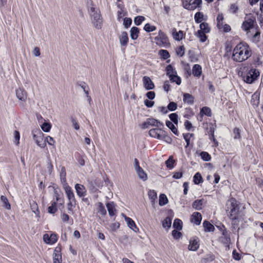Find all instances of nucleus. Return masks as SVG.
<instances>
[{"label":"nucleus","instance_id":"nucleus-1","mask_svg":"<svg viewBox=\"0 0 263 263\" xmlns=\"http://www.w3.org/2000/svg\"><path fill=\"white\" fill-rule=\"evenodd\" d=\"M226 208L228 216L231 220L233 229L238 231L239 229L240 222L243 220V214L240 210L237 200L233 198L228 200L226 204Z\"/></svg>","mask_w":263,"mask_h":263},{"label":"nucleus","instance_id":"nucleus-2","mask_svg":"<svg viewBox=\"0 0 263 263\" xmlns=\"http://www.w3.org/2000/svg\"><path fill=\"white\" fill-rule=\"evenodd\" d=\"M251 55V49L248 45L240 43L234 48L232 58L236 62H241L247 60Z\"/></svg>","mask_w":263,"mask_h":263},{"label":"nucleus","instance_id":"nucleus-3","mask_svg":"<svg viewBox=\"0 0 263 263\" xmlns=\"http://www.w3.org/2000/svg\"><path fill=\"white\" fill-rule=\"evenodd\" d=\"M259 71L255 68H251L244 72L242 77L244 82L248 84L253 83L259 76Z\"/></svg>","mask_w":263,"mask_h":263},{"label":"nucleus","instance_id":"nucleus-4","mask_svg":"<svg viewBox=\"0 0 263 263\" xmlns=\"http://www.w3.org/2000/svg\"><path fill=\"white\" fill-rule=\"evenodd\" d=\"M156 44L161 47H167L170 43L166 35L161 30H159L158 34L154 39Z\"/></svg>","mask_w":263,"mask_h":263},{"label":"nucleus","instance_id":"nucleus-5","mask_svg":"<svg viewBox=\"0 0 263 263\" xmlns=\"http://www.w3.org/2000/svg\"><path fill=\"white\" fill-rule=\"evenodd\" d=\"M32 135L33 140L39 146L43 148L46 146V143L44 140V134L40 129L33 130Z\"/></svg>","mask_w":263,"mask_h":263},{"label":"nucleus","instance_id":"nucleus-6","mask_svg":"<svg viewBox=\"0 0 263 263\" xmlns=\"http://www.w3.org/2000/svg\"><path fill=\"white\" fill-rule=\"evenodd\" d=\"M183 6L187 10H194L200 6L202 0H183Z\"/></svg>","mask_w":263,"mask_h":263},{"label":"nucleus","instance_id":"nucleus-7","mask_svg":"<svg viewBox=\"0 0 263 263\" xmlns=\"http://www.w3.org/2000/svg\"><path fill=\"white\" fill-rule=\"evenodd\" d=\"M150 126L162 128L164 125L163 123L154 118H148L145 122L142 123V128L146 129L149 128Z\"/></svg>","mask_w":263,"mask_h":263},{"label":"nucleus","instance_id":"nucleus-8","mask_svg":"<svg viewBox=\"0 0 263 263\" xmlns=\"http://www.w3.org/2000/svg\"><path fill=\"white\" fill-rule=\"evenodd\" d=\"M15 95L17 99L22 103H25L27 99L28 94L24 88L18 87L15 90Z\"/></svg>","mask_w":263,"mask_h":263},{"label":"nucleus","instance_id":"nucleus-9","mask_svg":"<svg viewBox=\"0 0 263 263\" xmlns=\"http://www.w3.org/2000/svg\"><path fill=\"white\" fill-rule=\"evenodd\" d=\"M92 23L96 28L99 29L102 27V18L100 12L91 14Z\"/></svg>","mask_w":263,"mask_h":263},{"label":"nucleus","instance_id":"nucleus-10","mask_svg":"<svg viewBox=\"0 0 263 263\" xmlns=\"http://www.w3.org/2000/svg\"><path fill=\"white\" fill-rule=\"evenodd\" d=\"M219 228L222 233V236L220 238V241L223 244H229L231 241V238L228 232L223 225H222Z\"/></svg>","mask_w":263,"mask_h":263},{"label":"nucleus","instance_id":"nucleus-11","mask_svg":"<svg viewBox=\"0 0 263 263\" xmlns=\"http://www.w3.org/2000/svg\"><path fill=\"white\" fill-rule=\"evenodd\" d=\"M43 241L45 243L48 245H53L58 240V236L56 234L51 233L50 234H45L43 235Z\"/></svg>","mask_w":263,"mask_h":263},{"label":"nucleus","instance_id":"nucleus-12","mask_svg":"<svg viewBox=\"0 0 263 263\" xmlns=\"http://www.w3.org/2000/svg\"><path fill=\"white\" fill-rule=\"evenodd\" d=\"M255 22V19L254 17H246L241 27L244 30L248 31L253 28Z\"/></svg>","mask_w":263,"mask_h":263},{"label":"nucleus","instance_id":"nucleus-13","mask_svg":"<svg viewBox=\"0 0 263 263\" xmlns=\"http://www.w3.org/2000/svg\"><path fill=\"white\" fill-rule=\"evenodd\" d=\"M161 128L157 127L150 129L148 133L149 135L152 137L160 140L164 131Z\"/></svg>","mask_w":263,"mask_h":263},{"label":"nucleus","instance_id":"nucleus-14","mask_svg":"<svg viewBox=\"0 0 263 263\" xmlns=\"http://www.w3.org/2000/svg\"><path fill=\"white\" fill-rule=\"evenodd\" d=\"M63 187L65 190L69 201H76L73 192L68 184L67 183H65Z\"/></svg>","mask_w":263,"mask_h":263},{"label":"nucleus","instance_id":"nucleus-15","mask_svg":"<svg viewBox=\"0 0 263 263\" xmlns=\"http://www.w3.org/2000/svg\"><path fill=\"white\" fill-rule=\"evenodd\" d=\"M143 86L146 90H151L154 88L155 85L151 78L147 76H144L142 79Z\"/></svg>","mask_w":263,"mask_h":263},{"label":"nucleus","instance_id":"nucleus-16","mask_svg":"<svg viewBox=\"0 0 263 263\" xmlns=\"http://www.w3.org/2000/svg\"><path fill=\"white\" fill-rule=\"evenodd\" d=\"M199 247V239L198 238H192L190 239L188 249L190 251H195Z\"/></svg>","mask_w":263,"mask_h":263},{"label":"nucleus","instance_id":"nucleus-17","mask_svg":"<svg viewBox=\"0 0 263 263\" xmlns=\"http://www.w3.org/2000/svg\"><path fill=\"white\" fill-rule=\"evenodd\" d=\"M119 39L121 46L125 48L127 45L129 40L127 33L125 31L122 32L119 36Z\"/></svg>","mask_w":263,"mask_h":263},{"label":"nucleus","instance_id":"nucleus-18","mask_svg":"<svg viewBox=\"0 0 263 263\" xmlns=\"http://www.w3.org/2000/svg\"><path fill=\"white\" fill-rule=\"evenodd\" d=\"M75 189L78 196L80 197L86 195V190L84 185L77 183L75 185Z\"/></svg>","mask_w":263,"mask_h":263},{"label":"nucleus","instance_id":"nucleus-19","mask_svg":"<svg viewBox=\"0 0 263 263\" xmlns=\"http://www.w3.org/2000/svg\"><path fill=\"white\" fill-rule=\"evenodd\" d=\"M53 263H61L62 256L60 253V248H55L53 254Z\"/></svg>","mask_w":263,"mask_h":263},{"label":"nucleus","instance_id":"nucleus-20","mask_svg":"<svg viewBox=\"0 0 263 263\" xmlns=\"http://www.w3.org/2000/svg\"><path fill=\"white\" fill-rule=\"evenodd\" d=\"M172 36L174 40L179 41L184 37V34L183 31L179 30L177 31L176 29L173 28L172 30Z\"/></svg>","mask_w":263,"mask_h":263},{"label":"nucleus","instance_id":"nucleus-21","mask_svg":"<svg viewBox=\"0 0 263 263\" xmlns=\"http://www.w3.org/2000/svg\"><path fill=\"white\" fill-rule=\"evenodd\" d=\"M202 220V216L200 213L198 212H194L191 219V221L192 223L196 225H199Z\"/></svg>","mask_w":263,"mask_h":263},{"label":"nucleus","instance_id":"nucleus-22","mask_svg":"<svg viewBox=\"0 0 263 263\" xmlns=\"http://www.w3.org/2000/svg\"><path fill=\"white\" fill-rule=\"evenodd\" d=\"M123 216L128 227L134 232H136L138 230V228L137 227L134 221L132 218L127 217L125 215H123Z\"/></svg>","mask_w":263,"mask_h":263},{"label":"nucleus","instance_id":"nucleus-23","mask_svg":"<svg viewBox=\"0 0 263 263\" xmlns=\"http://www.w3.org/2000/svg\"><path fill=\"white\" fill-rule=\"evenodd\" d=\"M106 207L109 216H113L116 215V205L113 202H109L106 204Z\"/></svg>","mask_w":263,"mask_h":263},{"label":"nucleus","instance_id":"nucleus-24","mask_svg":"<svg viewBox=\"0 0 263 263\" xmlns=\"http://www.w3.org/2000/svg\"><path fill=\"white\" fill-rule=\"evenodd\" d=\"M183 101L184 103H186L189 105H192L194 102V97L188 93H185L183 96Z\"/></svg>","mask_w":263,"mask_h":263},{"label":"nucleus","instance_id":"nucleus-25","mask_svg":"<svg viewBox=\"0 0 263 263\" xmlns=\"http://www.w3.org/2000/svg\"><path fill=\"white\" fill-rule=\"evenodd\" d=\"M192 73L195 77H200L202 73L201 66L199 64H195L192 68Z\"/></svg>","mask_w":263,"mask_h":263},{"label":"nucleus","instance_id":"nucleus-26","mask_svg":"<svg viewBox=\"0 0 263 263\" xmlns=\"http://www.w3.org/2000/svg\"><path fill=\"white\" fill-rule=\"evenodd\" d=\"M136 172L140 179L143 181H145L147 179V175L142 167L136 170Z\"/></svg>","mask_w":263,"mask_h":263},{"label":"nucleus","instance_id":"nucleus-27","mask_svg":"<svg viewBox=\"0 0 263 263\" xmlns=\"http://www.w3.org/2000/svg\"><path fill=\"white\" fill-rule=\"evenodd\" d=\"M203 227L205 232H213L215 230V228L213 224L210 223L208 221H204L203 222Z\"/></svg>","mask_w":263,"mask_h":263},{"label":"nucleus","instance_id":"nucleus-28","mask_svg":"<svg viewBox=\"0 0 263 263\" xmlns=\"http://www.w3.org/2000/svg\"><path fill=\"white\" fill-rule=\"evenodd\" d=\"M139 30L136 27H133L130 30V36L132 39L136 40L138 37Z\"/></svg>","mask_w":263,"mask_h":263},{"label":"nucleus","instance_id":"nucleus-29","mask_svg":"<svg viewBox=\"0 0 263 263\" xmlns=\"http://www.w3.org/2000/svg\"><path fill=\"white\" fill-rule=\"evenodd\" d=\"M200 114L201 117L203 115H206L208 117H211L212 112L211 109L208 107H203L200 109Z\"/></svg>","mask_w":263,"mask_h":263},{"label":"nucleus","instance_id":"nucleus-30","mask_svg":"<svg viewBox=\"0 0 263 263\" xmlns=\"http://www.w3.org/2000/svg\"><path fill=\"white\" fill-rule=\"evenodd\" d=\"M166 75L168 76L169 78L172 77L173 75L176 74L177 72L176 70L171 65H168L166 68Z\"/></svg>","mask_w":263,"mask_h":263},{"label":"nucleus","instance_id":"nucleus-31","mask_svg":"<svg viewBox=\"0 0 263 263\" xmlns=\"http://www.w3.org/2000/svg\"><path fill=\"white\" fill-rule=\"evenodd\" d=\"M168 202V199L166 196L165 194H161L159 196V204L160 206H163L166 204Z\"/></svg>","mask_w":263,"mask_h":263},{"label":"nucleus","instance_id":"nucleus-32","mask_svg":"<svg viewBox=\"0 0 263 263\" xmlns=\"http://www.w3.org/2000/svg\"><path fill=\"white\" fill-rule=\"evenodd\" d=\"M166 125L172 130L176 135H178V132L175 125L171 121H167Z\"/></svg>","mask_w":263,"mask_h":263},{"label":"nucleus","instance_id":"nucleus-33","mask_svg":"<svg viewBox=\"0 0 263 263\" xmlns=\"http://www.w3.org/2000/svg\"><path fill=\"white\" fill-rule=\"evenodd\" d=\"M205 33H206L201 31V30H198L196 33V35L199 39L200 42H204L207 39Z\"/></svg>","mask_w":263,"mask_h":263},{"label":"nucleus","instance_id":"nucleus-34","mask_svg":"<svg viewBox=\"0 0 263 263\" xmlns=\"http://www.w3.org/2000/svg\"><path fill=\"white\" fill-rule=\"evenodd\" d=\"M172 224V218L167 217L162 221V226L164 228L169 229Z\"/></svg>","mask_w":263,"mask_h":263},{"label":"nucleus","instance_id":"nucleus-35","mask_svg":"<svg viewBox=\"0 0 263 263\" xmlns=\"http://www.w3.org/2000/svg\"><path fill=\"white\" fill-rule=\"evenodd\" d=\"M193 181L196 184H199L203 182L202 177L199 173L195 174L193 177Z\"/></svg>","mask_w":263,"mask_h":263},{"label":"nucleus","instance_id":"nucleus-36","mask_svg":"<svg viewBox=\"0 0 263 263\" xmlns=\"http://www.w3.org/2000/svg\"><path fill=\"white\" fill-rule=\"evenodd\" d=\"M200 29L199 30H201V31L204 33H208L210 31V28L208 24L205 22L201 23L200 24Z\"/></svg>","mask_w":263,"mask_h":263},{"label":"nucleus","instance_id":"nucleus-37","mask_svg":"<svg viewBox=\"0 0 263 263\" xmlns=\"http://www.w3.org/2000/svg\"><path fill=\"white\" fill-rule=\"evenodd\" d=\"M66 170H65V167H62L61 172H60V178H61V180L62 183L63 184V186L64 185V184L65 183H67L66 182Z\"/></svg>","mask_w":263,"mask_h":263},{"label":"nucleus","instance_id":"nucleus-38","mask_svg":"<svg viewBox=\"0 0 263 263\" xmlns=\"http://www.w3.org/2000/svg\"><path fill=\"white\" fill-rule=\"evenodd\" d=\"M203 14L202 12H198L194 16L195 21L196 23H200L203 20Z\"/></svg>","mask_w":263,"mask_h":263},{"label":"nucleus","instance_id":"nucleus-39","mask_svg":"<svg viewBox=\"0 0 263 263\" xmlns=\"http://www.w3.org/2000/svg\"><path fill=\"white\" fill-rule=\"evenodd\" d=\"M173 227L177 230H181L182 228V222L179 219H175L173 223Z\"/></svg>","mask_w":263,"mask_h":263},{"label":"nucleus","instance_id":"nucleus-40","mask_svg":"<svg viewBox=\"0 0 263 263\" xmlns=\"http://www.w3.org/2000/svg\"><path fill=\"white\" fill-rule=\"evenodd\" d=\"M202 200H196L193 202L192 206L193 208L197 210H200L202 209Z\"/></svg>","mask_w":263,"mask_h":263},{"label":"nucleus","instance_id":"nucleus-41","mask_svg":"<svg viewBox=\"0 0 263 263\" xmlns=\"http://www.w3.org/2000/svg\"><path fill=\"white\" fill-rule=\"evenodd\" d=\"M98 212L102 215L106 214V209L102 202H98Z\"/></svg>","mask_w":263,"mask_h":263},{"label":"nucleus","instance_id":"nucleus-42","mask_svg":"<svg viewBox=\"0 0 263 263\" xmlns=\"http://www.w3.org/2000/svg\"><path fill=\"white\" fill-rule=\"evenodd\" d=\"M1 199L4 203V206L8 210L11 209V205L8 201L7 198L5 196H1Z\"/></svg>","mask_w":263,"mask_h":263},{"label":"nucleus","instance_id":"nucleus-43","mask_svg":"<svg viewBox=\"0 0 263 263\" xmlns=\"http://www.w3.org/2000/svg\"><path fill=\"white\" fill-rule=\"evenodd\" d=\"M57 211V202L54 201L51 203V205L48 208V212L50 214H54Z\"/></svg>","mask_w":263,"mask_h":263},{"label":"nucleus","instance_id":"nucleus-44","mask_svg":"<svg viewBox=\"0 0 263 263\" xmlns=\"http://www.w3.org/2000/svg\"><path fill=\"white\" fill-rule=\"evenodd\" d=\"M148 195L152 202H155L157 198L156 192L154 190H150L148 193Z\"/></svg>","mask_w":263,"mask_h":263},{"label":"nucleus","instance_id":"nucleus-45","mask_svg":"<svg viewBox=\"0 0 263 263\" xmlns=\"http://www.w3.org/2000/svg\"><path fill=\"white\" fill-rule=\"evenodd\" d=\"M159 54L164 60H166L170 57L168 52L166 50H160L159 51Z\"/></svg>","mask_w":263,"mask_h":263},{"label":"nucleus","instance_id":"nucleus-46","mask_svg":"<svg viewBox=\"0 0 263 263\" xmlns=\"http://www.w3.org/2000/svg\"><path fill=\"white\" fill-rule=\"evenodd\" d=\"M219 29L222 30L225 32H229L231 31V27L228 24H221V26L217 27Z\"/></svg>","mask_w":263,"mask_h":263},{"label":"nucleus","instance_id":"nucleus-47","mask_svg":"<svg viewBox=\"0 0 263 263\" xmlns=\"http://www.w3.org/2000/svg\"><path fill=\"white\" fill-rule=\"evenodd\" d=\"M156 29V27L155 26L151 25L150 24L147 23L144 27V30L148 32H152Z\"/></svg>","mask_w":263,"mask_h":263},{"label":"nucleus","instance_id":"nucleus-48","mask_svg":"<svg viewBox=\"0 0 263 263\" xmlns=\"http://www.w3.org/2000/svg\"><path fill=\"white\" fill-rule=\"evenodd\" d=\"M51 128V125L49 123L44 122L41 125L42 129L45 132H49Z\"/></svg>","mask_w":263,"mask_h":263},{"label":"nucleus","instance_id":"nucleus-49","mask_svg":"<svg viewBox=\"0 0 263 263\" xmlns=\"http://www.w3.org/2000/svg\"><path fill=\"white\" fill-rule=\"evenodd\" d=\"M170 80L173 82H175L177 85H180L181 83V78L178 77L177 74L173 75L170 78Z\"/></svg>","mask_w":263,"mask_h":263},{"label":"nucleus","instance_id":"nucleus-50","mask_svg":"<svg viewBox=\"0 0 263 263\" xmlns=\"http://www.w3.org/2000/svg\"><path fill=\"white\" fill-rule=\"evenodd\" d=\"M200 156H201V158L204 161H209L211 159V157L210 155V154L206 152H202L200 153Z\"/></svg>","mask_w":263,"mask_h":263},{"label":"nucleus","instance_id":"nucleus-51","mask_svg":"<svg viewBox=\"0 0 263 263\" xmlns=\"http://www.w3.org/2000/svg\"><path fill=\"white\" fill-rule=\"evenodd\" d=\"M193 134L187 133L183 134V138L186 143V147H188L190 145V140L191 137H193Z\"/></svg>","mask_w":263,"mask_h":263},{"label":"nucleus","instance_id":"nucleus-52","mask_svg":"<svg viewBox=\"0 0 263 263\" xmlns=\"http://www.w3.org/2000/svg\"><path fill=\"white\" fill-rule=\"evenodd\" d=\"M14 143L16 145H18L20 143V134L18 131L15 130L14 132Z\"/></svg>","mask_w":263,"mask_h":263},{"label":"nucleus","instance_id":"nucleus-53","mask_svg":"<svg viewBox=\"0 0 263 263\" xmlns=\"http://www.w3.org/2000/svg\"><path fill=\"white\" fill-rule=\"evenodd\" d=\"M145 20L143 16H137L134 19V23L136 25H140Z\"/></svg>","mask_w":263,"mask_h":263},{"label":"nucleus","instance_id":"nucleus-54","mask_svg":"<svg viewBox=\"0 0 263 263\" xmlns=\"http://www.w3.org/2000/svg\"><path fill=\"white\" fill-rule=\"evenodd\" d=\"M174 163V160L172 156H170L169 158L166 161L165 164L166 166L170 168H173V164Z\"/></svg>","mask_w":263,"mask_h":263},{"label":"nucleus","instance_id":"nucleus-55","mask_svg":"<svg viewBox=\"0 0 263 263\" xmlns=\"http://www.w3.org/2000/svg\"><path fill=\"white\" fill-rule=\"evenodd\" d=\"M162 135V137L160 140H163L168 143H171L172 142V140L171 138L166 134L165 131H163V133Z\"/></svg>","mask_w":263,"mask_h":263},{"label":"nucleus","instance_id":"nucleus-56","mask_svg":"<svg viewBox=\"0 0 263 263\" xmlns=\"http://www.w3.org/2000/svg\"><path fill=\"white\" fill-rule=\"evenodd\" d=\"M44 141L47 142L49 145H51L53 147L55 146V141L53 138L50 136H47Z\"/></svg>","mask_w":263,"mask_h":263},{"label":"nucleus","instance_id":"nucleus-57","mask_svg":"<svg viewBox=\"0 0 263 263\" xmlns=\"http://www.w3.org/2000/svg\"><path fill=\"white\" fill-rule=\"evenodd\" d=\"M176 52L178 56L182 57L184 54V48L183 46L177 48Z\"/></svg>","mask_w":263,"mask_h":263},{"label":"nucleus","instance_id":"nucleus-58","mask_svg":"<svg viewBox=\"0 0 263 263\" xmlns=\"http://www.w3.org/2000/svg\"><path fill=\"white\" fill-rule=\"evenodd\" d=\"M177 108V103L174 102H171L167 105V109L170 111H174Z\"/></svg>","mask_w":263,"mask_h":263},{"label":"nucleus","instance_id":"nucleus-59","mask_svg":"<svg viewBox=\"0 0 263 263\" xmlns=\"http://www.w3.org/2000/svg\"><path fill=\"white\" fill-rule=\"evenodd\" d=\"M224 19L222 13H219L218 14L217 16V26H221V24L223 23V20Z\"/></svg>","mask_w":263,"mask_h":263},{"label":"nucleus","instance_id":"nucleus-60","mask_svg":"<svg viewBox=\"0 0 263 263\" xmlns=\"http://www.w3.org/2000/svg\"><path fill=\"white\" fill-rule=\"evenodd\" d=\"M238 10L237 5L236 4H232L231 5L229 11L231 13H236Z\"/></svg>","mask_w":263,"mask_h":263},{"label":"nucleus","instance_id":"nucleus-61","mask_svg":"<svg viewBox=\"0 0 263 263\" xmlns=\"http://www.w3.org/2000/svg\"><path fill=\"white\" fill-rule=\"evenodd\" d=\"M169 117L171 120L175 124H178V115L175 113H173L170 115Z\"/></svg>","mask_w":263,"mask_h":263},{"label":"nucleus","instance_id":"nucleus-62","mask_svg":"<svg viewBox=\"0 0 263 263\" xmlns=\"http://www.w3.org/2000/svg\"><path fill=\"white\" fill-rule=\"evenodd\" d=\"M88 12L90 15H91V14L95 13H98L100 12L99 10H96V8L93 7L92 3L90 2V6L88 7Z\"/></svg>","mask_w":263,"mask_h":263},{"label":"nucleus","instance_id":"nucleus-63","mask_svg":"<svg viewBox=\"0 0 263 263\" xmlns=\"http://www.w3.org/2000/svg\"><path fill=\"white\" fill-rule=\"evenodd\" d=\"M132 20L130 18H125L123 22V24L126 28H128L132 24Z\"/></svg>","mask_w":263,"mask_h":263},{"label":"nucleus","instance_id":"nucleus-64","mask_svg":"<svg viewBox=\"0 0 263 263\" xmlns=\"http://www.w3.org/2000/svg\"><path fill=\"white\" fill-rule=\"evenodd\" d=\"M172 236H173V237L176 239L179 238L182 235V234L181 232H180L178 231H176L175 230H174L172 231Z\"/></svg>","mask_w":263,"mask_h":263}]
</instances>
